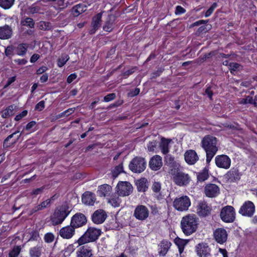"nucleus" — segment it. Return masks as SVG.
Here are the masks:
<instances>
[{
  "mask_svg": "<svg viewBox=\"0 0 257 257\" xmlns=\"http://www.w3.org/2000/svg\"><path fill=\"white\" fill-rule=\"evenodd\" d=\"M255 212V205L250 201L244 202L239 209L238 213L242 216L251 217Z\"/></svg>",
  "mask_w": 257,
  "mask_h": 257,
  "instance_id": "8",
  "label": "nucleus"
},
{
  "mask_svg": "<svg viewBox=\"0 0 257 257\" xmlns=\"http://www.w3.org/2000/svg\"><path fill=\"white\" fill-rule=\"evenodd\" d=\"M44 189H45L44 187H42L34 189L31 192V194L34 195L35 196L40 194L43 192Z\"/></svg>",
  "mask_w": 257,
  "mask_h": 257,
  "instance_id": "49",
  "label": "nucleus"
},
{
  "mask_svg": "<svg viewBox=\"0 0 257 257\" xmlns=\"http://www.w3.org/2000/svg\"><path fill=\"white\" fill-rule=\"evenodd\" d=\"M220 217L223 221L230 223L234 221L235 218L234 209L231 206H226L222 208L220 214Z\"/></svg>",
  "mask_w": 257,
  "mask_h": 257,
  "instance_id": "7",
  "label": "nucleus"
},
{
  "mask_svg": "<svg viewBox=\"0 0 257 257\" xmlns=\"http://www.w3.org/2000/svg\"><path fill=\"white\" fill-rule=\"evenodd\" d=\"M40 58V55L37 54H33L30 58V62L31 63H34L38 60Z\"/></svg>",
  "mask_w": 257,
  "mask_h": 257,
  "instance_id": "61",
  "label": "nucleus"
},
{
  "mask_svg": "<svg viewBox=\"0 0 257 257\" xmlns=\"http://www.w3.org/2000/svg\"><path fill=\"white\" fill-rule=\"evenodd\" d=\"M13 35L12 28L8 25L0 27V39L7 40L11 38Z\"/></svg>",
  "mask_w": 257,
  "mask_h": 257,
  "instance_id": "24",
  "label": "nucleus"
},
{
  "mask_svg": "<svg viewBox=\"0 0 257 257\" xmlns=\"http://www.w3.org/2000/svg\"><path fill=\"white\" fill-rule=\"evenodd\" d=\"M140 92V89L136 88L134 90L131 91L128 95L131 97L135 96L138 95Z\"/></svg>",
  "mask_w": 257,
  "mask_h": 257,
  "instance_id": "56",
  "label": "nucleus"
},
{
  "mask_svg": "<svg viewBox=\"0 0 257 257\" xmlns=\"http://www.w3.org/2000/svg\"><path fill=\"white\" fill-rule=\"evenodd\" d=\"M173 175L175 183L180 186L187 185L190 181L188 175L182 172H177L174 173Z\"/></svg>",
  "mask_w": 257,
  "mask_h": 257,
  "instance_id": "13",
  "label": "nucleus"
},
{
  "mask_svg": "<svg viewBox=\"0 0 257 257\" xmlns=\"http://www.w3.org/2000/svg\"><path fill=\"white\" fill-rule=\"evenodd\" d=\"M101 18V13L98 14L93 18L91 24L92 29L90 30V33L94 34L95 31L100 27Z\"/></svg>",
  "mask_w": 257,
  "mask_h": 257,
  "instance_id": "27",
  "label": "nucleus"
},
{
  "mask_svg": "<svg viewBox=\"0 0 257 257\" xmlns=\"http://www.w3.org/2000/svg\"><path fill=\"white\" fill-rule=\"evenodd\" d=\"M162 157L159 155H155L149 161V167L153 171H158L162 167Z\"/></svg>",
  "mask_w": 257,
  "mask_h": 257,
  "instance_id": "18",
  "label": "nucleus"
},
{
  "mask_svg": "<svg viewBox=\"0 0 257 257\" xmlns=\"http://www.w3.org/2000/svg\"><path fill=\"white\" fill-rule=\"evenodd\" d=\"M16 106L14 105H11L5 109L2 114L3 118H8L14 114V110Z\"/></svg>",
  "mask_w": 257,
  "mask_h": 257,
  "instance_id": "35",
  "label": "nucleus"
},
{
  "mask_svg": "<svg viewBox=\"0 0 257 257\" xmlns=\"http://www.w3.org/2000/svg\"><path fill=\"white\" fill-rule=\"evenodd\" d=\"M217 139L212 136L207 135L201 141V146L206 155V163L209 164L218 151Z\"/></svg>",
  "mask_w": 257,
  "mask_h": 257,
  "instance_id": "1",
  "label": "nucleus"
},
{
  "mask_svg": "<svg viewBox=\"0 0 257 257\" xmlns=\"http://www.w3.org/2000/svg\"><path fill=\"white\" fill-rule=\"evenodd\" d=\"M184 158L186 163L189 165H193L198 160L197 153L192 150L187 151L184 154Z\"/></svg>",
  "mask_w": 257,
  "mask_h": 257,
  "instance_id": "22",
  "label": "nucleus"
},
{
  "mask_svg": "<svg viewBox=\"0 0 257 257\" xmlns=\"http://www.w3.org/2000/svg\"><path fill=\"white\" fill-rule=\"evenodd\" d=\"M204 194L210 198L216 197L220 193L219 187L215 184H207L204 187Z\"/></svg>",
  "mask_w": 257,
  "mask_h": 257,
  "instance_id": "15",
  "label": "nucleus"
},
{
  "mask_svg": "<svg viewBox=\"0 0 257 257\" xmlns=\"http://www.w3.org/2000/svg\"><path fill=\"white\" fill-rule=\"evenodd\" d=\"M86 221V218L84 215L77 213L72 217L70 224L76 229L84 225Z\"/></svg>",
  "mask_w": 257,
  "mask_h": 257,
  "instance_id": "16",
  "label": "nucleus"
},
{
  "mask_svg": "<svg viewBox=\"0 0 257 257\" xmlns=\"http://www.w3.org/2000/svg\"><path fill=\"white\" fill-rule=\"evenodd\" d=\"M171 243L167 240L162 241L160 245V254L163 256L165 255L170 247Z\"/></svg>",
  "mask_w": 257,
  "mask_h": 257,
  "instance_id": "32",
  "label": "nucleus"
},
{
  "mask_svg": "<svg viewBox=\"0 0 257 257\" xmlns=\"http://www.w3.org/2000/svg\"><path fill=\"white\" fill-rule=\"evenodd\" d=\"M217 4L216 3H213L212 6L208 9V10L205 13V17H208L210 16L215 9L217 7Z\"/></svg>",
  "mask_w": 257,
  "mask_h": 257,
  "instance_id": "46",
  "label": "nucleus"
},
{
  "mask_svg": "<svg viewBox=\"0 0 257 257\" xmlns=\"http://www.w3.org/2000/svg\"><path fill=\"white\" fill-rule=\"evenodd\" d=\"M174 242L175 244L177 245L179 251L180 253H181L184 250V246L188 243V241L187 240L181 239L180 238H176L174 240Z\"/></svg>",
  "mask_w": 257,
  "mask_h": 257,
  "instance_id": "34",
  "label": "nucleus"
},
{
  "mask_svg": "<svg viewBox=\"0 0 257 257\" xmlns=\"http://www.w3.org/2000/svg\"><path fill=\"white\" fill-rule=\"evenodd\" d=\"M69 58L68 56L67 55L61 56L58 60V66L60 67L64 66Z\"/></svg>",
  "mask_w": 257,
  "mask_h": 257,
  "instance_id": "45",
  "label": "nucleus"
},
{
  "mask_svg": "<svg viewBox=\"0 0 257 257\" xmlns=\"http://www.w3.org/2000/svg\"><path fill=\"white\" fill-rule=\"evenodd\" d=\"M44 239L46 242H52L54 239V235L52 233H47L45 234Z\"/></svg>",
  "mask_w": 257,
  "mask_h": 257,
  "instance_id": "48",
  "label": "nucleus"
},
{
  "mask_svg": "<svg viewBox=\"0 0 257 257\" xmlns=\"http://www.w3.org/2000/svg\"><path fill=\"white\" fill-rule=\"evenodd\" d=\"M112 191L111 187L107 184H103L98 187L97 193L100 197L109 196Z\"/></svg>",
  "mask_w": 257,
  "mask_h": 257,
  "instance_id": "25",
  "label": "nucleus"
},
{
  "mask_svg": "<svg viewBox=\"0 0 257 257\" xmlns=\"http://www.w3.org/2000/svg\"><path fill=\"white\" fill-rule=\"evenodd\" d=\"M172 143V140L169 139L162 138L161 139L159 148L162 153L166 155L169 152V149L171 147V144Z\"/></svg>",
  "mask_w": 257,
  "mask_h": 257,
  "instance_id": "23",
  "label": "nucleus"
},
{
  "mask_svg": "<svg viewBox=\"0 0 257 257\" xmlns=\"http://www.w3.org/2000/svg\"><path fill=\"white\" fill-rule=\"evenodd\" d=\"M108 202L114 207H118L121 203V200L118 197H112L108 200Z\"/></svg>",
  "mask_w": 257,
  "mask_h": 257,
  "instance_id": "40",
  "label": "nucleus"
},
{
  "mask_svg": "<svg viewBox=\"0 0 257 257\" xmlns=\"http://www.w3.org/2000/svg\"><path fill=\"white\" fill-rule=\"evenodd\" d=\"M28 46L25 44H19L16 48V53L19 56H24L26 53Z\"/></svg>",
  "mask_w": 257,
  "mask_h": 257,
  "instance_id": "36",
  "label": "nucleus"
},
{
  "mask_svg": "<svg viewBox=\"0 0 257 257\" xmlns=\"http://www.w3.org/2000/svg\"><path fill=\"white\" fill-rule=\"evenodd\" d=\"M152 190L154 192L158 193L161 189V184L159 182H155L152 187Z\"/></svg>",
  "mask_w": 257,
  "mask_h": 257,
  "instance_id": "47",
  "label": "nucleus"
},
{
  "mask_svg": "<svg viewBox=\"0 0 257 257\" xmlns=\"http://www.w3.org/2000/svg\"><path fill=\"white\" fill-rule=\"evenodd\" d=\"M19 133H20V132L19 131H18L14 132L12 134L9 135L4 141V146L6 147H8L11 145H13V144H15L18 141L19 139L20 138V137L22 134V133H20L17 137H16V138L14 139V141L13 142H12L10 143H8V142L10 141V140L11 139L13 138L15 135L19 134Z\"/></svg>",
  "mask_w": 257,
  "mask_h": 257,
  "instance_id": "30",
  "label": "nucleus"
},
{
  "mask_svg": "<svg viewBox=\"0 0 257 257\" xmlns=\"http://www.w3.org/2000/svg\"><path fill=\"white\" fill-rule=\"evenodd\" d=\"M136 185L139 192H144L148 188V182L145 178L137 180Z\"/></svg>",
  "mask_w": 257,
  "mask_h": 257,
  "instance_id": "28",
  "label": "nucleus"
},
{
  "mask_svg": "<svg viewBox=\"0 0 257 257\" xmlns=\"http://www.w3.org/2000/svg\"><path fill=\"white\" fill-rule=\"evenodd\" d=\"M123 172V166L122 164L117 166L112 171V175L114 178H116L121 172Z\"/></svg>",
  "mask_w": 257,
  "mask_h": 257,
  "instance_id": "43",
  "label": "nucleus"
},
{
  "mask_svg": "<svg viewBox=\"0 0 257 257\" xmlns=\"http://www.w3.org/2000/svg\"><path fill=\"white\" fill-rule=\"evenodd\" d=\"M77 257H92V247L88 245L81 246L76 251Z\"/></svg>",
  "mask_w": 257,
  "mask_h": 257,
  "instance_id": "21",
  "label": "nucleus"
},
{
  "mask_svg": "<svg viewBox=\"0 0 257 257\" xmlns=\"http://www.w3.org/2000/svg\"><path fill=\"white\" fill-rule=\"evenodd\" d=\"M27 113H28V112L27 110H24L21 113L17 115L15 117V119L17 121L20 120L23 117H25L27 114Z\"/></svg>",
  "mask_w": 257,
  "mask_h": 257,
  "instance_id": "53",
  "label": "nucleus"
},
{
  "mask_svg": "<svg viewBox=\"0 0 257 257\" xmlns=\"http://www.w3.org/2000/svg\"><path fill=\"white\" fill-rule=\"evenodd\" d=\"M238 103L240 104H253L254 106H257V98L253 99L251 96H247L246 98L239 99Z\"/></svg>",
  "mask_w": 257,
  "mask_h": 257,
  "instance_id": "31",
  "label": "nucleus"
},
{
  "mask_svg": "<svg viewBox=\"0 0 257 257\" xmlns=\"http://www.w3.org/2000/svg\"><path fill=\"white\" fill-rule=\"evenodd\" d=\"M198 177H199V180H202V181H204L208 178V174L207 173L204 172V173L200 174L198 176Z\"/></svg>",
  "mask_w": 257,
  "mask_h": 257,
  "instance_id": "62",
  "label": "nucleus"
},
{
  "mask_svg": "<svg viewBox=\"0 0 257 257\" xmlns=\"http://www.w3.org/2000/svg\"><path fill=\"white\" fill-rule=\"evenodd\" d=\"M51 199H47L42 202L40 205H41L42 209H43L49 205L51 203Z\"/></svg>",
  "mask_w": 257,
  "mask_h": 257,
  "instance_id": "55",
  "label": "nucleus"
},
{
  "mask_svg": "<svg viewBox=\"0 0 257 257\" xmlns=\"http://www.w3.org/2000/svg\"><path fill=\"white\" fill-rule=\"evenodd\" d=\"M48 69L47 67L46 66H42L39 68L37 71V74H41L44 73Z\"/></svg>",
  "mask_w": 257,
  "mask_h": 257,
  "instance_id": "64",
  "label": "nucleus"
},
{
  "mask_svg": "<svg viewBox=\"0 0 257 257\" xmlns=\"http://www.w3.org/2000/svg\"><path fill=\"white\" fill-rule=\"evenodd\" d=\"M15 0H0V7L5 9H9L14 5Z\"/></svg>",
  "mask_w": 257,
  "mask_h": 257,
  "instance_id": "38",
  "label": "nucleus"
},
{
  "mask_svg": "<svg viewBox=\"0 0 257 257\" xmlns=\"http://www.w3.org/2000/svg\"><path fill=\"white\" fill-rule=\"evenodd\" d=\"M95 201V195L90 192H86L82 197V202L88 205H93Z\"/></svg>",
  "mask_w": 257,
  "mask_h": 257,
  "instance_id": "26",
  "label": "nucleus"
},
{
  "mask_svg": "<svg viewBox=\"0 0 257 257\" xmlns=\"http://www.w3.org/2000/svg\"><path fill=\"white\" fill-rule=\"evenodd\" d=\"M229 68L230 72L234 74L241 69V66L236 63H230L229 65Z\"/></svg>",
  "mask_w": 257,
  "mask_h": 257,
  "instance_id": "39",
  "label": "nucleus"
},
{
  "mask_svg": "<svg viewBox=\"0 0 257 257\" xmlns=\"http://www.w3.org/2000/svg\"><path fill=\"white\" fill-rule=\"evenodd\" d=\"M173 205L179 211H185L190 206L191 201L188 196L183 195L176 197L173 202Z\"/></svg>",
  "mask_w": 257,
  "mask_h": 257,
  "instance_id": "5",
  "label": "nucleus"
},
{
  "mask_svg": "<svg viewBox=\"0 0 257 257\" xmlns=\"http://www.w3.org/2000/svg\"><path fill=\"white\" fill-rule=\"evenodd\" d=\"M210 249L207 244L205 243H199L196 246V252L200 257H208Z\"/></svg>",
  "mask_w": 257,
  "mask_h": 257,
  "instance_id": "20",
  "label": "nucleus"
},
{
  "mask_svg": "<svg viewBox=\"0 0 257 257\" xmlns=\"http://www.w3.org/2000/svg\"><path fill=\"white\" fill-rule=\"evenodd\" d=\"M77 78V75L75 73H73L70 75L67 79V82L68 83H71L74 80Z\"/></svg>",
  "mask_w": 257,
  "mask_h": 257,
  "instance_id": "57",
  "label": "nucleus"
},
{
  "mask_svg": "<svg viewBox=\"0 0 257 257\" xmlns=\"http://www.w3.org/2000/svg\"><path fill=\"white\" fill-rule=\"evenodd\" d=\"M213 236L215 240L220 244L224 243L227 238V233L224 228H218L213 232Z\"/></svg>",
  "mask_w": 257,
  "mask_h": 257,
  "instance_id": "17",
  "label": "nucleus"
},
{
  "mask_svg": "<svg viewBox=\"0 0 257 257\" xmlns=\"http://www.w3.org/2000/svg\"><path fill=\"white\" fill-rule=\"evenodd\" d=\"M101 231L98 228L93 227H89L84 233L80 236L75 242L80 246L89 242L96 240L100 235Z\"/></svg>",
  "mask_w": 257,
  "mask_h": 257,
  "instance_id": "3",
  "label": "nucleus"
},
{
  "mask_svg": "<svg viewBox=\"0 0 257 257\" xmlns=\"http://www.w3.org/2000/svg\"><path fill=\"white\" fill-rule=\"evenodd\" d=\"M198 218L194 214H188L184 216L181 221L183 232L186 235H190L194 232L197 228Z\"/></svg>",
  "mask_w": 257,
  "mask_h": 257,
  "instance_id": "2",
  "label": "nucleus"
},
{
  "mask_svg": "<svg viewBox=\"0 0 257 257\" xmlns=\"http://www.w3.org/2000/svg\"><path fill=\"white\" fill-rule=\"evenodd\" d=\"M156 147V143L155 142H150L148 145V149L149 151H154Z\"/></svg>",
  "mask_w": 257,
  "mask_h": 257,
  "instance_id": "58",
  "label": "nucleus"
},
{
  "mask_svg": "<svg viewBox=\"0 0 257 257\" xmlns=\"http://www.w3.org/2000/svg\"><path fill=\"white\" fill-rule=\"evenodd\" d=\"M227 177L230 181H235L240 179L238 170L236 169L230 170L226 174Z\"/></svg>",
  "mask_w": 257,
  "mask_h": 257,
  "instance_id": "29",
  "label": "nucleus"
},
{
  "mask_svg": "<svg viewBox=\"0 0 257 257\" xmlns=\"http://www.w3.org/2000/svg\"><path fill=\"white\" fill-rule=\"evenodd\" d=\"M146 167V162L143 158L136 157L129 164V168L133 172L140 173L143 172Z\"/></svg>",
  "mask_w": 257,
  "mask_h": 257,
  "instance_id": "6",
  "label": "nucleus"
},
{
  "mask_svg": "<svg viewBox=\"0 0 257 257\" xmlns=\"http://www.w3.org/2000/svg\"><path fill=\"white\" fill-rule=\"evenodd\" d=\"M115 94L113 93L108 94L104 97V101L105 102H109L114 99L115 97Z\"/></svg>",
  "mask_w": 257,
  "mask_h": 257,
  "instance_id": "50",
  "label": "nucleus"
},
{
  "mask_svg": "<svg viewBox=\"0 0 257 257\" xmlns=\"http://www.w3.org/2000/svg\"><path fill=\"white\" fill-rule=\"evenodd\" d=\"M185 12V10L181 6H178L176 8L175 14L180 15Z\"/></svg>",
  "mask_w": 257,
  "mask_h": 257,
  "instance_id": "54",
  "label": "nucleus"
},
{
  "mask_svg": "<svg viewBox=\"0 0 257 257\" xmlns=\"http://www.w3.org/2000/svg\"><path fill=\"white\" fill-rule=\"evenodd\" d=\"M215 162L217 167L224 169H228L231 165V159L225 155H220L216 156Z\"/></svg>",
  "mask_w": 257,
  "mask_h": 257,
  "instance_id": "9",
  "label": "nucleus"
},
{
  "mask_svg": "<svg viewBox=\"0 0 257 257\" xmlns=\"http://www.w3.org/2000/svg\"><path fill=\"white\" fill-rule=\"evenodd\" d=\"M86 10V7L83 5H77L74 6L72 10V14L75 16H78Z\"/></svg>",
  "mask_w": 257,
  "mask_h": 257,
  "instance_id": "33",
  "label": "nucleus"
},
{
  "mask_svg": "<svg viewBox=\"0 0 257 257\" xmlns=\"http://www.w3.org/2000/svg\"><path fill=\"white\" fill-rule=\"evenodd\" d=\"M45 107V102L44 101H41L35 106V109L41 111Z\"/></svg>",
  "mask_w": 257,
  "mask_h": 257,
  "instance_id": "52",
  "label": "nucleus"
},
{
  "mask_svg": "<svg viewBox=\"0 0 257 257\" xmlns=\"http://www.w3.org/2000/svg\"><path fill=\"white\" fill-rule=\"evenodd\" d=\"M42 248L40 246H36L32 247L30 249L31 257H40L41 254Z\"/></svg>",
  "mask_w": 257,
  "mask_h": 257,
  "instance_id": "37",
  "label": "nucleus"
},
{
  "mask_svg": "<svg viewBox=\"0 0 257 257\" xmlns=\"http://www.w3.org/2000/svg\"><path fill=\"white\" fill-rule=\"evenodd\" d=\"M211 206L203 201L199 202L196 207L197 213L200 216L208 215L211 213Z\"/></svg>",
  "mask_w": 257,
  "mask_h": 257,
  "instance_id": "14",
  "label": "nucleus"
},
{
  "mask_svg": "<svg viewBox=\"0 0 257 257\" xmlns=\"http://www.w3.org/2000/svg\"><path fill=\"white\" fill-rule=\"evenodd\" d=\"M14 61L20 65H25L28 62L27 60L25 59H15Z\"/></svg>",
  "mask_w": 257,
  "mask_h": 257,
  "instance_id": "60",
  "label": "nucleus"
},
{
  "mask_svg": "<svg viewBox=\"0 0 257 257\" xmlns=\"http://www.w3.org/2000/svg\"><path fill=\"white\" fill-rule=\"evenodd\" d=\"M20 246H16L14 247L12 251L9 253V257H17L21 251Z\"/></svg>",
  "mask_w": 257,
  "mask_h": 257,
  "instance_id": "44",
  "label": "nucleus"
},
{
  "mask_svg": "<svg viewBox=\"0 0 257 257\" xmlns=\"http://www.w3.org/2000/svg\"><path fill=\"white\" fill-rule=\"evenodd\" d=\"M106 217V214L105 212L102 209H99L94 212L92 216V219L94 223L98 224L103 223Z\"/></svg>",
  "mask_w": 257,
  "mask_h": 257,
  "instance_id": "19",
  "label": "nucleus"
},
{
  "mask_svg": "<svg viewBox=\"0 0 257 257\" xmlns=\"http://www.w3.org/2000/svg\"><path fill=\"white\" fill-rule=\"evenodd\" d=\"M149 214V210L148 208L142 205H138L136 207L134 211V216L139 220H144L146 219Z\"/></svg>",
  "mask_w": 257,
  "mask_h": 257,
  "instance_id": "12",
  "label": "nucleus"
},
{
  "mask_svg": "<svg viewBox=\"0 0 257 257\" xmlns=\"http://www.w3.org/2000/svg\"><path fill=\"white\" fill-rule=\"evenodd\" d=\"M59 234L63 239H70L75 234V228L70 224L62 227L59 230Z\"/></svg>",
  "mask_w": 257,
  "mask_h": 257,
  "instance_id": "11",
  "label": "nucleus"
},
{
  "mask_svg": "<svg viewBox=\"0 0 257 257\" xmlns=\"http://www.w3.org/2000/svg\"><path fill=\"white\" fill-rule=\"evenodd\" d=\"M103 30L107 32H110L112 29V24L110 22H107L103 26Z\"/></svg>",
  "mask_w": 257,
  "mask_h": 257,
  "instance_id": "51",
  "label": "nucleus"
},
{
  "mask_svg": "<svg viewBox=\"0 0 257 257\" xmlns=\"http://www.w3.org/2000/svg\"><path fill=\"white\" fill-rule=\"evenodd\" d=\"M116 188L118 195L122 196L129 195L133 191V187L128 182H119Z\"/></svg>",
  "mask_w": 257,
  "mask_h": 257,
  "instance_id": "10",
  "label": "nucleus"
},
{
  "mask_svg": "<svg viewBox=\"0 0 257 257\" xmlns=\"http://www.w3.org/2000/svg\"><path fill=\"white\" fill-rule=\"evenodd\" d=\"M207 22V21H205V20H199V21H196V22H194V23H193L192 24H191L190 26V28H192V27H193L195 26H197L203 24H205Z\"/></svg>",
  "mask_w": 257,
  "mask_h": 257,
  "instance_id": "59",
  "label": "nucleus"
},
{
  "mask_svg": "<svg viewBox=\"0 0 257 257\" xmlns=\"http://www.w3.org/2000/svg\"><path fill=\"white\" fill-rule=\"evenodd\" d=\"M16 80V76L10 77L8 79L7 84L5 86V88L8 87L12 83Z\"/></svg>",
  "mask_w": 257,
  "mask_h": 257,
  "instance_id": "63",
  "label": "nucleus"
},
{
  "mask_svg": "<svg viewBox=\"0 0 257 257\" xmlns=\"http://www.w3.org/2000/svg\"><path fill=\"white\" fill-rule=\"evenodd\" d=\"M21 24L23 26H27L30 28H33L34 26V22L32 18H26L21 21Z\"/></svg>",
  "mask_w": 257,
  "mask_h": 257,
  "instance_id": "41",
  "label": "nucleus"
},
{
  "mask_svg": "<svg viewBox=\"0 0 257 257\" xmlns=\"http://www.w3.org/2000/svg\"><path fill=\"white\" fill-rule=\"evenodd\" d=\"M70 213L67 205H63L58 207L51 217L52 223L56 225L61 224Z\"/></svg>",
  "mask_w": 257,
  "mask_h": 257,
  "instance_id": "4",
  "label": "nucleus"
},
{
  "mask_svg": "<svg viewBox=\"0 0 257 257\" xmlns=\"http://www.w3.org/2000/svg\"><path fill=\"white\" fill-rule=\"evenodd\" d=\"M38 27L39 29L45 31L51 29L52 27L50 23L41 21L39 23Z\"/></svg>",
  "mask_w": 257,
  "mask_h": 257,
  "instance_id": "42",
  "label": "nucleus"
}]
</instances>
